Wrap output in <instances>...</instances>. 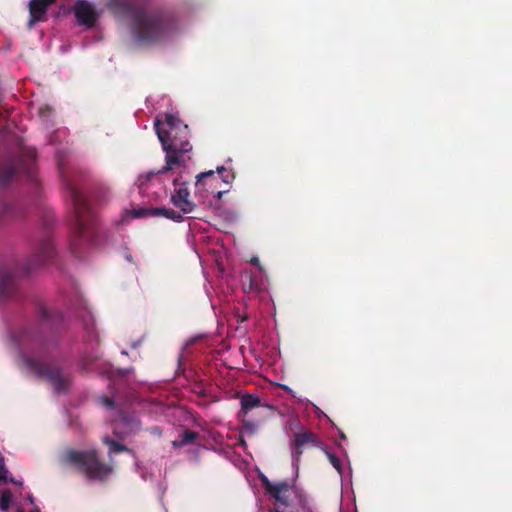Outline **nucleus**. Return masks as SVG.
I'll list each match as a JSON object with an SVG mask.
<instances>
[{
  "mask_svg": "<svg viewBox=\"0 0 512 512\" xmlns=\"http://www.w3.org/2000/svg\"><path fill=\"white\" fill-rule=\"evenodd\" d=\"M259 403V400L257 397L253 396H245L241 400L242 409L248 410L255 406H257Z\"/></svg>",
  "mask_w": 512,
  "mask_h": 512,
  "instance_id": "obj_9",
  "label": "nucleus"
},
{
  "mask_svg": "<svg viewBox=\"0 0 512 512\" xmlns=\"http://www.w3.org/2000/svg\"><path fill=\"white\" fill-rule=\"evenodd\" d=\"M54 0H31L30 2V21L33 25L35 22L42 21L46 13L47 6Z\"/></svg>",
  "mask_w": 512,
  "mask_h": 512,
  "instance_id": "obj_7",
  "label": "nucleus"
},
{
  "mask_svg": "<svg viewBox=\"0 0 512 512\" xmlns=\"http://www.w3.org/2000/svg\"><path fill=\"white\" fill-rule=\"evenodd\" d=\"M327 457L330 461V463L333 465V467L339 472L342 473V468L340 465V460L333 454L327 453Z\"/></svg>",
  "mask_w": 512,
  "mask_h": 512,
  "instance_id": "obj_12",
  "label": "nucleus"
},
{
  "mask_svg": "<svg viewBox=\"0 0 512 512\" xmlns=\"http://www.w3.org/2000/svg\"><path fill=\"white\" fill-rule=\"evenodd\" d=\"M196 436L197 435L194 432H185L184 435H183V439L180 442L174 441L173 445L175 447H180V446H182L184 444H187V443H190V442L194 441Z\"/></svg>",
  "mask_w": 512,
  "mask_h": 512,
  "instance_id": "obj_11",
  "label": "nucleus"
},
{
  "mask_svg": "<svg viewBox=\"0 0 512 512\" xmlns=\"http://www.w3.org/2000/svg\"><path fill=\"white\" fill-rule=\"evenodd\" d=\"M225 171L226 169L221 166L217 167L216 172L209 170L199 174L195 185L196 194H200L202 198H206L209 195H215L217 198H220L222 196V191H219L218 188L221 179L223 178L225 183H229V177H223V172Z\"/></svg>",
  "mask_w": 512,
  "mask_h": 512,
  "instance_id": "obj_3",
  "label": "nucleus"
},
{
  "mask_svg": "<svg viewBox=\"0 0 512 512\" xmlns=\"http://www.w3.org/2000/svg\"><path fill=\"white\" fill-rule=\"evenodd\" d=\"M67 460L78 465L91 479H103L111 473V468L97 461L94 451L77 452L70 451L66 455Z\"/></svg>",
  "mask_w": 512,
  "mask_h": 512,
  "instance_id": "obj_2",
  "label": "nucleus"
},
{
  "mask_svg": "<svg viewBox=\"0 0 512 512\" xmlns=\"http://www.w3.org/2000/svg\"><path fill=\"white\" fill-rule=\"evenodd\" d=\"M8 471L4 467H0V482L7 480Z\"/></svg>",
  "mask_w": 512,
  "mask_h": 512,
  "instance_id": "obj_15",
  "label": "nucleus"
},
{
  "mask_svg": "<svg viewBox=\"0 0 512 512\" xmlns=\"http://www.w3.org/2000/svg\"><path fill=\"white\" fill-rule=\"evenodd\" d=\"M173 181L175 185L174 192L172 193L173 204L184 213H191L194 210V204L189 198L190 194L185 181L180 183L178 178H175Z\"/></svg>",
  "mask_w": 512,
  "mask_h": 512,
  "instance_id": "obj_5",
  "label": "nucleus"
},
{
  "mask_svg": "<svg viewBox=\"0 0 512 512\" xmlns=\"http://www.w3.org/2000/svg\"><path fill=\"white\" fill-rule=\"evenodd\" d=\"M17 512H38V510H37V509L32 508L31 510L25 511V510H23V509H21V508H17Z\"/></svg>",
  "mask_w": 512,
  "mask_h": 512,
  "instance_id": "obj_16",
  "label": "nucleus"
},
{
  "mask_svg": "<svg viewBox=\"0 0 512 512\" xmlns=\"http://www.w3.org/2000/svg\"><path fill=\"white\" fill-rule=\"evenodd\" d=\"M147 214H151V215H164V216H166L168 218L179 219V215H176L175 212L168 211V210H165V209H159V210H153V211L139 210V211H135L133 216L134 217H141V216H144V215H147Z\"/></svg>",
  "mask_w": 512,
  "mask_h": 512,
  "instance_id": "obj_8",
  "label": "nucleus"
},
{
  "mask_svg": "<svg viewBox=\"0 0 512 512\" xmlns=\"http://www.w3.org/2000/svg\"><path fill=\"white\" fill-rule=\"evenodd\" d=\"M49 380L56 390H59L61 388L58 385V383L61 381L59 375H52L50 376Z\"/></svg>",
  "mask_w": 512,
  "mask_h": 512,
  "instance_id": "obj_14",
  "label": "nucleus"
},
{
  "mask_svg": "<svg viewBox=\"0 0 512 512\" xmlns=\"http://www.w3.org/2000/svg\"><path fill=\"white\" fill-rule=\"evenodd\" d=\"M106 444L109 446L111 452H119L123 450V448L120 445L116 444L113 441H106Z\"/></svg>",
  "mask_w": 512,
  "mask_h": 512,
  "instance_id": "obj_13",
  "label": "nucleus"
},
{
  "mask_svg": "<svg viewBox=\"0 0 512 512\" xmlns=\"http://www.w3.org/2000/svg\"><path fill=\"white\" fill-rule=\"evenodd\" d=\"M11 502H12V494L10 491H3L1 493V498H0V508L2 510H7L10 505H11Z\"/></svg>",
  "mask_w": 512,
  "mask_h": 512,
  "instance_id": "obj_10",
  "label": "nucleus"
},
{
  "mask_svg": "<svg viewBox=\"0 0 512 512\" xmlns=\"http://www.w3.org/2000/svg\"><path fill=\"white\" fill-rule=\"evenodd\" d=\"M142 179H143L142 177H141V178H139V181H140V184H141V185L144 183Z\"/></svg>",
  "mask_w": 512,
  "mask_h": 512,
  "instance_id": "obj_18",
  "label": "nucleus"
},
{
  "mask_svg": "<svg viewBox=\"0 0 512 512\" xmlns=\"http://www.w3.org/2000/svg\"><path fill=\"white\" fill-rule=\"evenodd\" d=\"M264 484L268 492L276 499L277 508L276 512H281V506H286L288 502H292L296 498V491L294 488L286 483L273 485L267 479H264Z\"/></svg>",
  "mask_w": 512,
  "mask_h": 512,
  "instance_id": "obj_4",
  "label": "nucleus"
},
{
  "mask_svg": "<svg viewBox=\"0 0 512 512\" xmlns=\"http://www.w3.org/2000/svg\"><path fill=\"white\" fill-rule=\"evenodd\" d=\"M156 132L163 148L167 151L166 170H171L173 166L183 165L182 154L191 150V145L187 140H182L187 135V125L172 114L166 115L165 120L157 119L155 121Z\"/></svg>",
  "mask_w": 512,
  "mask_h": 512,
  "instance_id": "obj_1",
  "label": "nucleus"
},
{
  "mask_svg": "<svg viewBox=\"0 0 512 512\" xmlns=\"http://www.w3.org/2000/svg\"><path fill=\"white\" fill-rule=\"evenodd\" d=\"M75 15L77 20L85 25H91L95 19L93 8L84 0L77 2L75 6Z\"/></svg>",
  "mask_w": 512,
  "mask_h": 512,
  "instance_id": "obj_6",
  "label": "nucleus"
},
{
  "mask_svg": "<svg viewBox=\"0 0 512 512\" xmlns=\"http://www.w3.org/2000/svg\"><path fill=\"white\" fill-rule=\"evenodd\" d=\"M252 263L257 265L258 264V259L257 258L252 259Z\"/></svg>",
  "mask_w": 512,
  "mask_h": 512,
  "instance_id": "obj_17",
  "label": "nucleus"
}]
</instances>
